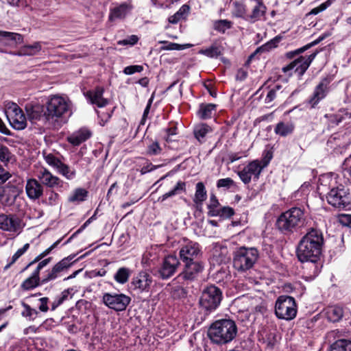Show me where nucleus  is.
I'll return each instance as SVG.
<instances>
[{"label":"nucleus","mask_w":351,"mask_h":351,"mask_svg":"<svg viewBox=\"0 0 351 351\" xmlns=\"http://www.w3.org/2000/svg\"><path fill=\"white\" fill-rule=\"evenodd\" d=\"M130 275V271L128 268L121 267L114 274V278L117 282L120 284H125L128 280Z\"/></svg>","instance_id":"40"},{"label":"nucleus","mask_w":351,"mask_h":351,"mask_svg":"<svg viewBox=\"0 0 351 351\" xmlns=\"http://www.w3.org/2000/svg\"><path fill=\"white\" fill-rule=\"evenodd\" d=\"M326 315L330 322H339L343 317V309L339 306H328L326 311Z\"/></svg>","instance_id":"33"},{"label":"nucleus","mask_w":351,"mask_h":351,"mask_svg":"<svg viewBox=\"0 0 351 351\" xmlns=\"http://www.w3.org/2000/svg\"><path fill=\"white\" fill-rule=\"evenodd\" d=\"M10 178H11L10 173L0 167V184L5 182Z\"/></svg>","instance_id":"60"},{"label":"nucleus","mask_w":351,"mask_h":351,"mask_svg":"<svg viewBox=\"0 0 351 351\" xmlns=\"http://www.w3.org/2000/svg\"><path fill=\"white\" fill-rule=\"evenodd\" d=\"M58 170L59 173L63 175L68 180L73 179L75 176V171L71 169L68 165L64 164L63 162H62L59 166Z\"/></svg>","instance_id":"47"},{"label":"nucleus","mask_w":351,"mask_h":351,"mask_svg":"<svg viewBox=\"0 0 351 351\" xmlns=\"http://www.w3.org/2000/svg\"><path fill=\"white\" fill-rule=\"evenodd\" d=\"M237 332V328L231 319H220L215 322L208 328V335L212 342L222 345L230 342Z\"/></svg>","instance_id":"3"},{"label":"nucleus","mask_w":351,"mask_h":351,"mask_svg":"<svg viewBox=\"0 0 351 351\" xmlns=\"http://www.w3.org/2000/svg\"><path fill=\"white\" fill-rule=\"evenodd\" d=\"M316 55V53H313L309 56H300L287 66L282 67V71L284 73L293 71L299 77H302L311 65Z\"/></svg>","instance_id":"11"},{"label":"nucleus","mask_w":351,"mask_h":351,"mask_svg":"<svg viewBox=\"0 0 351 351\" xmlns=\"http://www.w3.org/2000/svg\"><path fill=\"white\" fill-rule=\"evenodd\" d=\"M22 228V221L16 215H0V229L4 231L16 232Z\"/></svg>","instance_id":"16"},{"label":"nucleus","mask_w":351,"mask_h":351,"mask_svg":"<svg viewBox=\"0 0 351 351\" xmlns=\"http://www.w3.org/2000/svg\"><path fill=\"white\" fill-rule=\"evenodd\" d=\"M202 255L199 245L193 241H189L180 250V257L182 262L196 261Z\"/></svg>","instance_id":"15"},{"label":"nucleus","mask_w":351,"mask_h":351,"mask_svg":"<svg viewBox=\"0 0 351 351\" xmlns=\"http://www.w3.org/2000/svg\"><path fill=\"white\" fill-rule=\"evenodd\" d=\"M331 4V2L330 0H328L327 1L322 3L318 7H316L311 10L309 12V14H313L316 15L318 13L325 10Z\"/></svg>","instance_id":"55"},{"label":"nucleus","mask_w":351,"mask_h":351,"mask_svg":"<svg viewBox=\"0 0 351 351\" xmlns=\"http://www.w3.org/2000/svg\"><path fill=\"white\" fill-rule=\"evenodd\" d=\"M275 313L279 319L291 320L297 314L295 300L291 296H280L275 305Z\"/></svg>","instance_id":"9"},{"label":"nucleus","mask_w":351,"mask_h":351,"mask_svg":"<svg viewBox=\"0 0 351 351\" xmlns=\"http://www.w3.org/2000/svg\"><path fill=\"white\" fill-rule=\"evenodd\" d=\"M232 15L237 18H243L245 19L246 10L245 5L238 1L233 3Z\"/></svg>","instance_id":"44"},{"label":"nucleus","mask_w":351,"mask_h":351,"mask_svg":"<svg viewBox=\"0 0 351 351\" xmlns=\"http://www.w3.org/2000/svg\"><path fill=\"white\" fill-rule=\"evenodd\" d=\"M199 53L209 58H217L221 54V51L219 46L213 45L207 49H202Z\"/></svg>","instance_id":"43"},{"label":"nucleus","mask_w":351,"mask_h":351,"mask_svg":"<svg viewBox=\"0 0 351 351\" xmlns=\"http://www.w3.org/2000/svg\"><path fill=\"white\" fill-rule=\"evenodd\" d=\"M213 27L216 31L223 34L232 27V22L227 19L217 20L214 22Z\"/></svg>","instance_id":"41"},{"label":"nucleus","mask_w":351,"mask_h":351,"mask_svg":"<svg viewBox=\"0 0 351 351\" xmlns=\"http://www.w3.org/2000/svg\"><path fill=\"white\" fill-rule=\"evenodd\" d=\"M345 120V117H343V115L340 113V110L333 114H330L329 116V121L332 123L339 124L341 121Z\"/></svg>","instance_id":"57"},{"label":"nucleus","mask_w":351,"mask_h":351,"mask_svg":"<svg viewBox=\"0 0 351 351\" xmlns=\"http://www.w3.org/2000/svg\"><path fill=\"white\" fill-rule=\"evenodd\" d=\"M25 191L27 197L31 199H38L43 194V186L39 180L31 178L27 181Z\"/></svg>","instance_id":"23"},{"label":"nucleus","mask_w":351,"mask_h":351,"mask_svg":"<svg viewBox=\"0 0 351 351\" xmlns=\"http://www.w3.org/2000/svg\"><path fill=\"white\" fill-rule=\"evenodd\" d=\"M0 43L5 46H16L23 43V36L15 32L0 30Z\"/></svg>","instance_id":"24"},{"label":"nucleus","mask_w":351,"mask_h":351,"mask_svg":"<svg viewBox=\"0 0 351 351\" xmlns=\"http://www.w3.org/2000/svg\"><path fill=\"white\" fill-rule=\"evenodd\" d=\"M103 93L104 88L97 87L95 90L87 92L86 96L91 104H95L99 108H102L108 104V101L103 97Z\"/></svg>","instance_id":"25"},{"label":"nucleus","mask_w":351,"mask_h":351,"mask_svg":"<svg viewBox=\"0 0 351 351\" xmlns=\"http://www.w3.org/2000/svg\"><path fill=\"white\" fill-rule=\"evenodd\" d=\"M25 111L30 121L40 120L44 116V107L39 104H27Z\"/></svg>","instance_id":"28"},{"label":"nucleus","mask_w":351,"mask_h":351,"mask_svg":"<svg viewBox=\"0 0 351 351\" xmlns=\"http://www.w3.org/2000/svg\"><path fill=\"white\" fill-rule=\"evenodd\" d=\"M23 180L14 178L0 190V203L4 206H11L23 191Z\"/></svg>","instance_id":"6"},{"label":"nucleus","mask_w":351,"mask_h":351,"mask_svg":"<svg viewBox=\"0 0 351 351\" xmlns=\"http://www.w3.org/2000/svg\"><path fill=\"white\" fill-rule=\"evenodd\" d=\"M324 242L322 231L311 228L298 243L296 251L298 260L316 263L322 254Z\"/></svg>","instance_id":"1"},{"label":"nucleus","mask_w":351,"mask_h":351,"mask_svg":"<svg viewBox=\"0 0 351 351\" xmlns=\"http://www.w3.org/2000/svg\"><path fill=\"white\" fill-rule=\"evenodd\" d=\"M160 43H165L167 44L166 46H164L162 47L164 50H183L185 49L190 48L192 47V45L191 44H184V45H180L175 43H168L167 41H160Z\"/></svg>","instance_id":"46"},{"label":"nucleus","mask_w":351,"mask_h":351,"mask_svg":"<svg viewBox=\"0 0 351 351\" xmlns=\"http://www.w3.org/2000/svg\"><path fill=\"white\" fill-rule=\"evenodd\" d=\"M339 222L344 226L351 228V215L342 214L339 215Z\"/></svg>","instance_id":"59"},{"label":"nucleus","mask_w":351,"mask_h":351,"mask_svg":"<svg viewBox=\"0 0 351 351\" xmlns=\"http://www.w3.org/2000/svg\"><path fill=\"white\" fill-rule=\"evenodd\" d=\"M323 37H319L318 39L314 40L313 42L301 47L299 48L295 51H289L286 53V57L289 59L293 58L296 55H298L300 53H302L304 52L306 50L308 49L311 47L317 45L321 40H323Z\"/></svg>","instance_id":"39"},{"label":"nucleus","mask_w":351,"mask_h":351,"mask_svg":"<svg viewBox=\"0 0 351 351\" xmlns=\"http://www.w3.org/2000/svg\"><path fill=\"white\" fill-rule=\"evenodd\" d=\"M132 9V5L130 1H125L120 4H116L110 9L108 21L113 22L117 20L123 19Z\"/></svg>","instance_id":"20"},{"label":"nucleus","mask_w":351,"mask_h":351,"mask_svg":"<svg viewBox=\"0 0 351 351\" xmlns=\"http://www.w3.org/2000/svg\"><path fill=\"white\" fill-rule=\"evenodd\" d=\"M221 300V289L215 285H210L203 290L199 303L200 307L208 313L216 310Z\"/></svg>","instance_id":"5"},{"label":"nucleus","mask_w":351,"mask_h":351,"mask_svg":"<svg viewBox=\"0 0 351 351\" xmlns=\"http://www.w3.org/2000/svg\"><path fill=\"white\" fill-rule=\"evenodd\" d=\"M216 105L213 104H201L198 110V116L202 119H207L212 117L216 110Z\"/></svg>","instance_id":"34"},{"label":"nucleus","mask_w":351,"mask_h":351,"mask_svg":"<svg viewBox=\"0 0 351 351\" xmlns=\"http://www.w3.org/2000/svg\"><path fill=\"white\" fill-rule=\"evenodd\" d=\"M329 80L325 77L322 79L315 87L312 96L309 98L308 101L311 106V108H315V106L327 95L329 90Z\"/></svg>","instance_id":"19"},{"label":"nucleus","mask_w":351,"mask_h":351,"mask_svg":"<svg viewBox=\"0 0 351 351\" xmlns=\"http://www.w3.org/2000/svg\"><path fill=\"white\" fill-rule=\"evenodd\" d=\"M40 305L39 306V310L42 312H47L49 310L47 303L49 301V298L47 297L41 298L40 300Z\"/></svg>","instance_id":"62"},{"label":"nucleus","mask_w":351,"mask_h":351,"mask_svg":"<svg viewBox=\"0 0 351 351\" xmlns=\"http://www.w3.org/2000/svg\"><path fill=\"white\" fill-rule=\"evenodd\" d=\"M213 132L210 126L206 123H198L193 128V134L195 138L201 143L205 141L207 135Z\"/></svg>","instance_id":"29"},{"label":"nucleus","mask_w":351,"mask_h":351,"mask_svg":"<svg viewBox=\"0 0 351 351\" xmlns=\"http://www.w3.org/2000/svg\"><path fill=\"white\" fill-rule=\"evenodd\" d=\"M247 310L248 311L249 310L254 311L258 313H263L265 312V311L266 310V308H265V306L263 303H261L260 304L256 305L255 306L248 307Z\"/></svg>","instance_id":"64"},{"label":"nucleus","mask_w":351,"mask_h":351,"mask_svg":"<svg viewBox=\"0 0 351 351\" xmlns=\"http://www.w3.org/2000/svg\"><path fill=\"white\" fill-rule=\"evenodd\" d=\"M295 129V125L291 121H280L278 123L274 128V132L280 136H287L291 134Z\"/></svg>","instance_id":"31"},{"label":"nucleus","mask_w":351,"mask_h":351,"mask_svg":"<svg viewBox=\"0 0 351 351\" xmlns=\"http://www.w3.org/2000/svg\"><path fill=\"white\" fill-rule=\"evenodd\" d=\"M183 263H184V266L182 271L179 274V277L184 280H193L204 269L202 263L197 260Z\"/></svg>","instance_id":"17"},{"label":"nucleus","mask_w":351,"mask_h":351,"mask_svg":"<svg viewBox=\"0 0 351 351\" xmlns=\"http://www.w3.org/2000/svg\"><path fill=\"white\" fill-rule=\"evenodd\" d=\"M306 223L304 212L298 207H293L282 213L276 221L278 229L284 234L293 233Z\"/></svg>","instance_id":"2"},{"label":"nucleus","mask_w":351,"mask_h":351,"mask_svg":"<svg viewBox=\"0 0 351 351\" xmlns=\"http://www.w3.org/2000/svg\"><path fill=\"white\" fill-rule=\"evenodd\" d=\"M44 284L42 282L40 276L33 271L31 276L21 283V288L24 291H29Z\"/></svg>","instance_id":"32"},{"label":"nucleus","mask_w":351,"mask_h":351,"mask_svg":"<svg viewBox=\"0 0 351 351\" xmlns=\"http://www.w3.org/2000/svg\"><path fill=\"white\" fill-rule=\"evenodd\" d=\"M277 96L276 90V89H270L266 96L265 102L269 103L272 101Z\"/></svg>","instance_id":"63"},{"label":"nucleus","mask_w":351,"mask_h":351,"mask_svg":"<svg viewBox=\"0 0 351 351\" xmlns=\"http://www.w3.org/2000/svg\"><path fill=\"white\" fill-rule=\"evenodd\" d=\"M29 244L25 243L23 247L19 249L12 256L10 261L4 267V270L9 269L21 256H23L29 248Z\"/></svg>","instance_id":"42"},{"label":"nucleus","mask_w":351,"mask_h":351,"mask_svg":"<svg viewBox=\"0 0 351 351\" xmlns=\"http://www.w3.org/2000/svg\"><path fill=\"white\" fill-rule=\"evenodd\" d=\"M22 306L24 308L21 313L22 316L27 317L30 320L34 319L37 316L38 311L36 309L31 308L29 305L24 302L22 303Z\"/></svg>","instance_id":"48"},{"label":"nucleus","mask_w":351,"mask_h":351,"mask_svg":"<svg viewBox=\"0 0 351 351\" xmlns=\"http://www.w3.org/2000/svg\"><path fill=\"white\" fill-rule=\"evenodd\" d=\"M45 160L49 165L56 168L57 169L62 163L61 160L51 154L45 155Z\"/></svg>","instance_id":"51"},{"label":"nucleus","mask_w":351,"mask_h":351,"mask_svg":"<svg viewBox=\"0 0 351 351\" xmlns=\"http://www.w3.org/2000/svg\"><path fill=\"white\" fill-rule=\"evenodd\" d=\"M233 183L234 181L230 178L219 179L217 181V186L218 188H230L233 184Z\"/></svg>","instance_id":"56"},{"label":"nucleus","mask_w":351,"mask_h":351,"mask_svg":"<svg viewBox=\"0 0 351 351\" xmlns=\"http://www.w3.org/2000/svg\"><path fill=\"white\" fill-rule=\"evenodd\" d=\"M263 169V167H261L258 160H254L250 162L241 171H239L238 175L243 183L248 184L250 182L252 177L254 179H258Z\"/></svg>","instance_id":"14"},{"label":"nucleus","mask_w":351,"mask_h":351,"mask_svg":"<svg viewBox=\"0 0 351 351\" xmlns=\"http://www.w3.org/2000/svg\"><path fill=\"white\" fill-rule=\"evenodd\" d=\"M180 265V261L176 256H167L165 258L158 269L159 276L162 279H168L171 278L176 273Z\"/></svg>","instance_id":"13"},{"label":"nucleus","mask_w":351,"mask_h":351,"mask_svg":"<svg viewBox=\"0 0 351 351\" xmlns=\"http://www.w3.org/2000/svg\"><path fill=\"white\" fill-rule=\"evenodd\" d=\"M102 301L109 308L116 311H122L125 310L131 298L123 293H106L103 295Z\"/></svg>","instance_id":"10"},{"label":"nucleus","mask_w":351,"mask_h":351,"mask_svg":"<svg viewBox=\"0 0 351 351\" xmlns=\"http://www.w3.org/2000/svg\"><path fill=\"white\" fill-rule=\"evenodd\" d=\"M87 192L84 189H76L74 193L69 197L70 202H75V201H83L86 196Z\"/></svg>","instance_id":"49"},{"label":"nucleus","mask_w":351,"mask_h":351,"mask_svg":"<svg viewBox=\"0 0 351 351\" xmlns=\"http://www.w3.org/2000/svg\"><path fill=\"white\" fill-rule=\"evenodd\" d=\"M185 186H186V184H185L184 182H182V181L178 182L176 185L175 186V187L172 190L169 191V192H167V193H165L164 195H162V196H160L158 198V201L162 202L165 201L169 197H171L174 195L180 194L181 192L185 191Z\"/></svg>","instance_id":"35"},{"label":"nucleus","mask_w":351,"mask_h":351,"mask_svg":"<svg viewBox=\"0 0 351 351\" xmlns=\"http://www.w3.org/2000/svg\"><path fill=\"white\" fill-rule=\"evenodd\" d=\"M143 70V67L141 65H131L126 66L123 70V73L125 75H132L134 73H140Z\"/></svg>","instance_id":"52"},{"label":"nucleus","mask_w":351,"mask_h":351,"mask_svg":"<svg viewBox=\"0 0 351 351\" xmlns=\"http://www.w3.org/2000/svg\"><path fill=\"white\" fill-rule=\"evenodd\" d=\"M6 114L10 125L14 129L21 130L26 128V117L17 104L12 103L8 108Z\"/></svg>","instance_id":"12"},{"label":"nucleus","mask_w":351,"mask_h":351,"mask_svg":"<svg viewBox=\"0 0 351 351\" xmlns=\"http://www.w3.org/2000/svg\"><path fill=\"white\" fill-rule=\"evenodd\" d=\"M14 160V155L10 149L4 145H0V161L5 165L12 162Z\"/></svg>","instance_id":"37"},{"label":"nucleus","mask_w":351,"mask_h":351,"mask_svg":"<svg viewBox=\"0 0 351 351\" xmlns=\"http://www.w3.org/2000/svg\"><path fill=\"white\" fill-rule=\"evenodd\" d=\"M330 351H351V341L347 339H339L330 346Z\"/></svg>","instance_id":"38"},{"label":"nucleus","mask_w":351,"mask_h":351,"mask_svg":"<svg viewBox=\"0 0 351 351\" xmlns=\"http://www.w3.org/2000/svg\"><path fill=\"white\" fill-rule=\"evenodd\" d=\"M138 38L137 37V36L132 35L130 37H128V38H125V39H123L121 40H119L117 43L119 45H134L138 42Z\"/></svg>","instance_id":"53"},{"label":"nucleus","mask_w":351,"mask_h":351,"mask_svg":"<svg viewBox=\"0 0 351 351\" xmlns=\"http://www.w3.org/2000/svg\"><path fill=\"white\" fill-rule=\"evenodd\" d=\"M69 258H65L56 263L51 270H48L42 278L43 283H47L56 280L61 276V273L66 270L71 265Z\"/></svg>","instance_id":"18"},{"label":"nucleus","mask_w":351,"mask_h":351,"mask_svg":"<svg viewBox=\"0 0 351 351\" xmlns=\"http://www.w3.org/2000/svg\"><path fill=\"white\" fill-rule=\"evenodd\" d=\"M41 50L40 42H36L32 45H27L21 47L17 52H10V53L19 56H34Z\"/></svg>","instance_id":"30"},{"label":"nucleus","mask_w":351,"mask_h":351,"mask_svg":"<svg viewBox=\"0 0 351 351\" xmlns=\"http://www.w3.org/2000/svg\"><path fill=\"white\" fill-rule=\"evenodd\" d=\"M71 102L60 96H53L47 103L44 117L47 121L62 117L70 110Z\"/></svg>","instance_id":"8"},{"label":"nucleus","mask_w":351,"mask_h":351,"mask_svg":"<svg viewBox=\"0 0 351 351\" xmlns=\"http://www.w3.org/2000/svg\"><path fill=\"white\" fill-rule=\"evenodd\" d=\"M162 149L158 142H152L147 145V154L150 156H156L159 154Z\"/></svg>","instance_id":"50"},{"label":"nucleus","mask_w":351,"mask_h":351,"mask_svg":"<svg viewBox=\"0 0 351 351\" xmlns=\"http://www.w3.org/2000/svg\"><path fill=\"white\" fill-rule=\"evenodd\" d=\"M52 260L51 257H49L47 258H45L44 260L40 261L38 262V264L36 268V269L34 271V273L40 275V270L44 268L45 266H47Z\"/></svg>","instance_id":"58"},{"label":"nucleus","mask_w":351,"mask_h":351,"mask_svg":"<svg viewBox=\"0 0 351 351\" xmlns=\"http://www.w3.org/2000/svg\"><path fill=\"white\" fill-rule=\"evenodd\" d=\"M326 199L329 204L339 209H346L351 206V195L343 185L331 189Z\"/></svg>","instance_id":"7"},{"label":"nucleus","mask_w":351,"mask_h":351,"mask_svg":"<svg viewBox=\"0 0 351 351\" xmlns=\"http://www.w3.org/2000/svg\"><path fill=\"white\" fill-rule=\"evenodd\" d=\"M91 136V132L85 128H82L67 137L69 143L74 146H77L86 141Z\"/></svg>","instance_id":"27"},{"label":"nucleus","mask_w":351,"mask_h":351,"mask_svg":"<svg viewBox=\"0 0 351 351\" xmlns=\"http://www.w3.org/2000/svg\"><path fill=\"white\" fill-rule=\"evenodd\" d=\"M152 283L150 276L145 272L139 273L135 278H133L132 285L135 289H138L143 291L147 289Z\"/></svg>","instance_id":"26"},{"label":"nucleus","mask_w":351,"mask_h":351,"mask_svg":"<svg viewBox=\"0 0 351 351\" xmlns=\"http://www.w3.org/2000/svg\"><path fill=\"white\" fill-rule=\"evenodd\" d=\"M195 193L193 201L196 204H202L207 197L206 191L203 182H197L195 186Z\"/></svg>","instance_id":"36"},{"label":"nucleus","mask_w":351,"mask_h":351,"mask_svg":"<svg viewBox=\"0 0 351 351\" xmlns=\"http://www.w3.org/2000/svg\"><path fill=\"white\" fill-rule=\"evenodd\" d=\"M258 256L256 248L241 247L234 252L233 266L238 271H245L254 266Z\"/></svg>","instance_id":"4"},{"label":"nucleus","mask_w":351,"mask_h":351,"mask_svg":"<svg viewBox=\"0 0 351 351\" xmlns=\"http://www.w3.org/2000/svg\"><path fill=\"white\" fill-rule=\"evenodd\" d=\"M280 39L281 38L280 36L275 37L269 42L258 47L256 50L255 53L269 51L271 49H274L277 47V45L280 42Z\"/></svg>","instance_id":"45"},{"label":"nucleus","mask_w":351,"mask_h":351,"mask_svg":"<svg viewBox=\"0 0 351 351\" xmlns=\"http://www.w3.org/2000/svg\"><path fill=\"white\" fill-rule=\"evenodd\" d=\"M190 7L189 5L184 4L180 7V8L176 12L177 14L181 16L182 19L184 18L188 13L189 12Z\"/></svg>","instance_id":"61"},{"label":"nucleus","mask_w":351,"mask_h":351,"mask_svg":"<svg viewBox=\"0 0 351 351\" xmlns=\"http://www.w3.org/2000/svg\"><path fill=\"white\" fill-rule=\"evenodd\" d=\"M250 1L252 3V8L251 12L246 15L245 20L253 23L261 21L265 17L267 12V7L261 0Z\"/></svg>","instance_id":"21"},{"label":"nucleus","mask_w":351,"mask_h":351,"mask_svg":"<svg viewBox=\"0 0 351 351\" xmlns=\"http://www.w3.org/2000/svg\"><path fill=\"white\" fill-rule=\"evenodd\" d=\"M234 214V209L229 206H223L220 208V217L230 218Z\"/></svg>","instance_id":"54"},{"label":"nucleus","mask_w":351,"mask_h":351,"mask_svg":"<svg viewBox=\"0 0 351 351\" xmlns=\"http://www.w3.org/2000/svg\"><path fill=\"white\" fill-rule=\"evenodd\" d=\"M37 178L42 185L49 188H55L62 186V181L57 176H53L46 168H41L37 173Z\"/></svg>","instance_id":"22"}]
</instances>
